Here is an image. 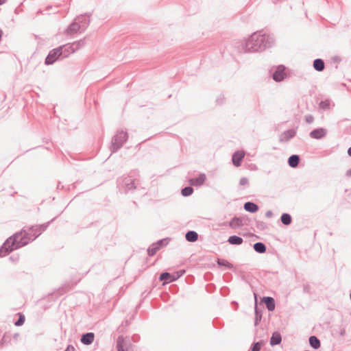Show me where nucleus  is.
<instances>
[{
  "label": "nucleus",
  "mask_w": 351,
  "mask_h": 351,
  "mask_svg": "<svg viewBox=\"0 0 351 351\" xmlns=\"http://www.w3.org/2000/svg\"><path fill=\"white\" fill-rule=\"evenodd\" d=\"M275 43L273 35L257 31L252 33L247 39L237 43V48L240 53L258 52L271 47Z\"/></svg>",
  "instance_id": "obj_1"
},
{
  "label": "nucleus",
  "mask_w": 351,
  "mask_h": 351,
  "mask_svg": "<svg viewBox=\"0 0 351 351\" xmlns=\"http://www.w3.org/2000/svg\"><path fill=\"white\" fill-rule=\"evenodd\" d=\"M23 231H19L8 238L0 247V257H4L14 250H18L29 243L25 240V235H23Z\"/></svg>",
  "instance_id": "obj_2"
},
{
  "label": "nucleus",
  "mask_w": 351,
  "mask_h": 351,
  "mask_svg": "<svg viewBox=\"0 0 351 351\" xmlns=\"http://www.w3.org/2000/svg\"><path fill=\"white\" fill-rule=\"evenodd\" d=\"M73 51L69 45H62L50 50L45 59V64L47 66L53 65L58 61L68 58Z\"/></svg>",
  "instance_id": "obj_3"
},
{
  "label": "nucleus",
  "mask_w": 351,
  "mask_h": 351,
  "mask_svg": "<svg viewBox=\"0 0 351 351\" xmlns=\"http://www.w3.org/2000/svg\"><path fill=\"white\" fill-rule=\"evenodd\" d=\"M57 217H54L51 220L39 225H35L28 227V230L23 228L20 231H23V235H25V240H28L29 243L34 241L49 226L51 222H53Z\"/></svg>",
  "instance_id": "obj_4"
},
{
  "label": "nucleus",
  "mask_w": 351,
  "mask_h": 351,
  "mask_svg": "<svg viewBox=\"0 0 351 351\" xmlns=\"http://www.w3.org/2000/svg\"><path fill=\"white\" fill-rule=\"evenodd\" d=\"M128 139V133L123 130H117L113 136L110 146L111 154L116 153Z\"/></svg>",
  "instance_id": "obj_5"
},
{
  "label": "nucleus",
  "mask_w": 351,
  "mask_h": 351,
  "mask_svg": "<svg viewBox=\"0 0 351 351\" xmlns=\"http://www.w3.org/2000/svg\"><path fill=\"white\" fill-rule=\"evenodd\" d=\"M133 176L128 175L127 176H121L119 177L117 180V186L119 188V191H121V188L124 189V193H127L130 191H133L136 189V186L135 184V179L132 178Z\"/></svg>",
  "instance_id": "obj_6"
},
{
  "label": "nucleus",
  "mask_w": 351,
  "mask_h": 351,
  "mask_svg": "<svg viewBox=\"0 0 351 351\" xmlns=\"http://www.w3.org/2000/svg\"><path fill=\"white\" fill-rule=\"evenodd\" d=\"M91 12H87L77 16L75 19L81 27L82 32H84L88 27L90 22Z\"/></svg>",
  "instance_id": "obj_7"
},
{
  "label": "nucleus",
  "mask_w": 351,
  "mask_h": 351,
  "mask_svg": "<svg viewBox=\"0 0 351 351\" xmlns=\"http://www.w3.org/2000/svg\"><path fill=\"white\" fill-rule=\"evenodd\" d=\"M271 77L276 82L284 80L286 77L285 66L282 64L278 65L271 73Z\"/></svg>",
  "instance_id": "obj_8"
},
{
  "label": "nucleus",
  "mask_w": 351,
  "mask_h": 351,
  "mask_svg": "<svg viewBox=\"0 0 351 351\" xmlns=\"http://www.w3.org/2000/svg\"><path fill=\"white\" fill-rule=\"evenodd\" d=\"M248 218L246 216L243 217H237L234 216L232 217L229 221L230 227L232 228H240L244 225H247L246 221Z\"/></svg>",
  "instance_id": "obj_9"
},
{
  "label": "nucleus",
  "mask_w": 351,
  "mask_h": 351,
  "mask_svg": "<svg viewBox=\"0 0 351 351\" xmlns=\"http://www.w3.org/2000/svg\"><path fill=\"white\" fill-rule=\"evenodd\" d=\"M130 342H125V338L123 335H119L117 339L116 348L117 351H130L132 348Z\"/></svg>",
  "instance_id": "obj_10"
},
{
  "label": "nucleus",
  "mask_w": 351,
  "mask_h": 351,
  "mask_svg": "<svg viewBox=\"0 0 351 351\" xmlns=\"http://www.w3.org/2000/svg\"><path fill=\"white\" fill-rule=\"evenodd\" d=\"M327 134V130L324 128H317L311 130L309 136L311 138L320 140L324 138Z\"/></svg>",
  "instance_id": "obj_11"
},
{
  "label": "nucleus",
  "mask_w": 351,
  "mask_h": 351,
  "mask_svg": "<svg viewBox=\"0 0 351 351\" xmlns=\"http://www.w3.org/2000/svg\"><path fill=\"white\" fill-rule=\"evenodd\" d=\"M255 303H254V326H256L259 324L263 317V306H258L257 298L255 294Z\"/></svg>",
  "instance_id": "obj_12"
},
{
  "label": "nucleus",
  "mask_w": 351,
  "mask_h": 351,
  "mask_svg": "<svg viewBox=\"0 0 351 351\" xmlns=\"http://www.w3.org/2000/svg\"><path fill=\"white\" fill-rule=\"evenodd\" d=\"M206 180V176L204 173H199L196 178H191L189 180V183L191 186H201Z\"/></svg>",
  "instance_id": "obj_13"
},
{
  "label": "nucleus",
  "mask_w": 351,
  "mask_h": 351,
  "mask_svg": "<svg viewBox=\"0 0 351 351\" xmlns=\"http://www.w3.org/2000/svg\"><path fill=\"white\" fill-rule=\"evenodd\" d=\"M245 156V152L243 150H237L232 154V162L236 167L241 165L243 159Z\"/></svg>",
  "instance_id": "obj_14"
},
{
  "label": "nucleus",
  "mask_w": 351,
  "mask_h": 351,
  "mask_svg": "<svg viewBox=\"0 0 351 351\" xmlns=\"http://www.w3.org/2000/svg\"><path fill=\"white\" fill-rule=\"evenodd\" d=\"M295 129H289L284 131L280 136V142H288L296 135Z\"/></svg>",
  "instance_id": "obj_15"
},
{
  "label": "nucleus",
  "mask_w": 351,
  "mask_h": 351,
  "mask_svg": "<svg viewBox=\"0 0 351 351\" xmlns=\"http://www.w3.org/2000/svg\"><path fill=\"white\" fill-rule=\"evenodd\" d=\"M95 333L92 332H84L81 335L80 342L85 346H89L93 343L95 339Z\"/></svg>",
  "instance_id": "obj_16"
},
{
  "label": "nucleus",
  "mask_w": 351,
  "mask_h": 351,
  "mask_svg": "<svg viewBox=\"0 0 351 351\" xmlns=\"http://www.w3.org/2000/svg\"><path fill=\"white\" fill-rule=\"evenodd\" d=\"M82 32V29L77 22L76 21L75 19L71 23H70L66 29L64 30V34L69 35L73 34L77 32Z\"/></svg>",
  "instance_id": "obj_17"
},
{
  "label": "nucleus",
  "mask_w": 351,
  "mask_h": 351,
  "mask_svg": "<svg viewBox=\"0 0 351 351\" xmlns=\"http://www.w3.org/2000/svg\"><path fill=\"white\" fill-rule=\"evenodd\" d=\"M261 301L265 304L268 311L272 312L276 308V302L274 298L270 296H263Z\"/></svg>",
  "instance_id": "obj_18"
},
{
  "label": "nucleus",
  "mask_w": 351,
  "mask_h": 351,
  "mask_svg": "<svg viewBox=\"0 0 351 351\" xmlns=\"http://www.w3.org/2000/svg\"><path fill=\"white\" fill-rule=\"evenodd\" d=\"M159 280L162 282V285L169 284L175 281L173 274L167 271L162 272L158 278Z\"/></svg>",
  "instance_id": "obj_19"
},
{
  "label": "nucleus",
  "mask_w": 351,
  "mask_h": 351,
  "mask_svg": "<svg viewBox=\"0 0 351 351\" xmlns=\"http://www.w3.org/2000/svg\"><path fill=\"white\" fill-rule=\"evenodd\" d=\"M301 158L298 154L291 155L287 160L288 165L291 168H297L300 162Z\"/></svg>",
  "instance_id": "obj_20"
},
{
  "label": "nucleus",
  "mask_w": 351,
  "mask_h": 351,
  "mask_svg": "<svg viewBox=\"0 0 351 351\" xmlns=\"http://www.w3.org/2000/svg\"><path fill=\"white\" fill-rule=\"evenodd\" d=\"M281 341H282L281 334L278 331H275V332H272L271 336L270 337V340H269V344L271 346H278V345L280 344Z\"/></svg>",
  "instance_id": "obj_21"
},
{
  "label": "nucleus",
  "mask_w": 351,
  "mask_h": 351,
  "mask_svg": "<svg viewBox=\"0 0 351 351\" xmlns=\"http://www.w3.org/2000/svg\"><path fill=\"white\" fill-rule=\"evenodd\" d=\"M243 208L247 212H249L250 213H255L258 211L259 206H258V204L253 202H246L243 204Z\"/></svg>",
  "instance_id": "obj_22"
},
{
  "label": "nucleus",
  "mask_w": 351,
  "mask_h": 351,
  "mask_svg": "<svg viewBox=\"0 0 351 351\" xmlns=\"http://www.w3.org/2000/svg\"><path fill=\"white\" fill-rule=\"evenodd\" d=\"M85 43V38H83L73 43H66L65 45L70 46L71 49L73 51V53H75L76 51L82 47Z\"/></svg>",
  "instance_id": "obj_23"
},
{
  "label": "nucleus",
  "mask_w": 351,
  "mask_h": 351,
  "mask_svg": "<svg viewBox=\"0 0 351 351\" xmlns=\"http://www.w3.org/2000/svg\"><path fill=\"white\" fill-rule=\"evenodd\" d=\"M313 69L318 72H322L325 69V62L322 58H316L313 62Z\"/></svg>",
  "instance_id": "obj_24"
},
{
  "label": "nucleus",
  "mask_w": 351,
  "mask_h": 351,
  "mask_svg": "<svg viewBox=\"0 0 351 351\" xmlns=\"http://www.w3.org/2000/svg\"><path fill=\"white\" fill-rule=\"evenodd\" d=\"M216 263L219 267H224L228 269H232L234 268L233 264L224 258H217Z\"/></svg>",
  "instance_id": "obj_25"
},
{
  "label": "nucleus",
  "mask_w": 351,
  "mask_h": 351,
  "mask_svg": "<svg viewBox=\"0 0 351 351\" xmlns=\"http://www.w3.org/2000/svg\"><path fill=\"white\" fill-rule=\"evenodd\" d=\"M308 343L310 346L315 350H317L321 347L320 340L315 335L310 336L308 338Z\"/></svg>",
  "instance_id": "obj_26"
},
{
  "label": "nucleus",
  "mask_w": 351,
  "mask_h": 351,
  "mask_svg": "<svg viewBox=\"0 0 351 351\" xmlns=\"http://www.w3.org/2000/svg\"><path fill=\"white\" fill-rule=\"evenodd\" d=\"M198 234L194 230H188L185 234V239L187 241L194 243L198 239Z\"/></svg>",
  "instance_id": "obj_27"
},
{
  "label": "nucleus",
  "mask_w": 351,
  "mask_h": 351,
  "mask_svg": "<svg viewBox=\"0 0 351 351\" xmlns=\"http://www.w3.org/2000/svg\"><path fill=\"white\" fill-rule=\"evenodd\" d=\"M253 249L258 254H264L267 251V246L263 242L258 241L254 243Z\"/></svg>",
  "instance_id": "obj_28"
},
{
  "label": "nucleus",
  "mask_w": 351,
  "mask_h": 351,
  "mask_svg": "<svg viewBox=\"0 0 351 351\" xmlns=\"http://www.w3.org/2000/svg\"><path fill=\"white\" fill-rule=\"evenodd\" d=\"M227 242L233 245H239L243 243V239L241 237L231 235L228 237Z\"/></svg>",
  "instance_id": "obj_29"
},
{
  "label": "nucleus",
  "mask_w": 351,
  "mask_h": 351,
  "mask_svg": "<svg viewBox=\"0 0 351 351\" xmlns=\"http://www.w3.org/2000/svg\"><path fill=\"white\" fill-rule=\"evenodd\" d=\"M292 217L289 213H283L280 216V221L285 226H289L292 223Z\"/></svg>",
  "instance_id": "obj_30"
},
{
  "label": "nucleus",
  "mask_w": 351,
  "mask_h": 351,
  "mask_svg": "<svg viewBox=\"0 0 351 351\" xmlns=\"http://www.w3.org/2000/svg\"><path fill=\"white\" fill-rule=\"evenodd\" d=\"M265 340L254 341L250 346V351H261L262 347L265 345Z\"/></svg>",
  "instance_id": "obj_31"
},
{
  "label": "nucleus",
  "mask_w": 351,
  "mask_h": 351,
  "mask_svg": "<svg viewBox=\"0 0 351 351\" xmlns=\"http://www.w3.org/2000/svg\"><path fill=\"white\" fill-rule=\"evenodd\" d=\"M171 240V239L170 237H165L158 240L156 242H154V243L158 247V250H160V249L166 247Z\"/></svg>",
  "instance_id": "obj_32"
},
{
  "label": "nucleus",
  "mask_w": 351,
  "mask_h": 351,
  "mask_svg": "<svg viewBox=\"0 0 351 351\" xmlns=\"http://www.w3.org/2000/svg\"><path fill=\"white\" fill-rule=\"evenodd\" d=\"M16 315L18 317V319L14 321V326L17 327L22 326L25 322V315L23 313H17Z\"/></svg>",
  "instance_id": "obj_33"
},
{
  "label": "nucleus",
  "mask_w": 351,
  "mask_h": 351,
  "mask_svg": "<svg viewBox=\"0 0 351 351\" xmlns=\"http://www.w3.org/2000/svg\"><path fill=\"white\" fill-rule=\"evenodd\" d=\"M193 192L194 189L191 186H185L181 189V195L186 197L191 196Z\"/></svg>",
  "instance_id": "obj_34"
},
{
  "label": "nucleus",
  "mask_w": 351,
  "mask_h": 351,
  "mask_svg": "<svg viewBox=\"0 0 351 351\" xmlns=\"http://www.w3.org/2000/svg\"><path fill=\"white\" fill-rule=\"evenodd\" d=\"M158 251H159L158 247L156 246V245H155L154 243L151 244L147 250V252L149 256H154Z\"/></svg>",
  "instance_id": "obj_35"
},
{
  "label": "nucleus",
  "mask_w": 351,
  "mask_h": 351,
  "mask_svg": "<svg viewBox=\"0 0 351 351\" xmlns=\"http://www.w3.org/2000/svg\"><path fill=\"white\" fill-rule=\"evenodd\" d=\"M11 341V337L7 333H5L0 340V348H2L5 346L8 345Z\"/></svg>",
  "instance_id": "obj_36"
},
{
  "label": "nucleus",
  "mask_w": 351,
  "mask_h": 351,
  "mask_svg": "<svg viewBox=\"0 0 351 351\" xmlns=\"http://www.w3.org/2000/svg\"><path fill=\"white\" fill-rule=\"evenodd\" d=\"M256 227L260 231H263L268 229L267 224L262 221H256Z\"/></svg>",
  "instance_id": "obj_37"
},
{
  "label": "nucleus",
  "mask_w": 351,
  "mask_h": 351,
  "mask_svg": "<svg viewBox=\"0 0 351 351\" xmlns=\"http://www.w3.org/2000/svg\"><path fill=\"white\" fill-rule=\"evenodd\" d=\"M213 326L217 329H220L223 326V322L218 317L213 320Z\"/></svg>",
  "instance_id": "obj_38"
},
{
  "label": "nucleus",
  "mask_w": 351,
  "mask_h": 351,
  "mask_svg": "<svg viewBox=\"0 0 351 351\" xmlns=\"http://www.w3.org/2000/svg\"><path fill=\"white\" fill-rule=\"evenodd\" d=\"M186 273V270L182 269L177 271L176 272L173 274V278H175V281L182 277Z\"/></svg>",
  "instance_id": "obj_39"
},
{
  "label": "nucleus",
  "mask_w": 351,
  "mask_h": 351,
  "mask_svg": "<svg viewBox=\"0 0 351 351\" xmlns=\"http://www.w3.org/2000/svg\"><path fill=\"white\" fill-rule=\"evenodd\" d=\"M319 107L322 109H324V110L328 109L330 108V102H329V101L328 100L322 101L319 103Z\"/></svg>",
  "instance_id": "obj_40"
},
{
  "label": "nucleus",
  "mask_w": 351,
  "mask_h": 351,
  "mask_svg": "<svg viewBox=\"0 0 351 351\" xmlns=\"http://www.w3.org/2000/svg\"><path fill=\"white\" fill-rule=\"evenodd\" d=\"M216 290V286L214 284H208L206 286V291L208 293H213Z\"/></svg>",
  "instance_id": "obj_41"
},
{
  "label": "nucleus",
  "mask_w": 351,
  "mask_h": 351,
  "mask_svg": "<svg viewBox=\"0 0 351 351\" xmlns=\"http://www.w3.org/2000/svg\"><path fill=\"white\" fill-rule=\"evenodd\" d=\"M220 294L223 296H226L230 293V289L228 287H223L219 290Z\"/></svg>",
  "instance_id": "obj_42"
},
{
  "label": "nucleus",
  "mask_w": 351,
  "mask_h": 351,
  "mask_svg": "<svg viewBox=\"0 0 351 351\" xmlns=\"http://www.w3.org/2000/svg\"><path fill=\"white\" fill-rule=\"evenodd\" d=\"M239 184L241 186H245L249 184V180L246 177H243L239 180Z\"/></svg>",
  "instance_id": "obj_43"
},
{
  "label": "nucleus",
  "mask_w": 351,
  "mask_h": 351,
  "mask_svg": "<svg viewBox=\"0 0 351 351\" xmlns=\"http://www.w3.org/2000/svg\"><path fill=\"white\" fill-rule=\"evenodd\" d=\"M303 292L304 293H311V286L309 284H304L303 285Z\"/></svg>",
  "instance_id": "obj_44"
},
{
  "label": "nucleus",
  "mask_w": 351,
  "mask_h": 351,
  "mask_svg": "<svg viewBox=\"0 0 351 351\" xmlns=\"http://www.w3.org/2000/svg\"><path fill=\"white\" fill-rule=\"evenodd\" d=\"M314 121V117L311 114H308L305 116V121L307 123H312Z\"/></svg>",
  "instance_id": "obj_45"
},
{
  "label": "nucleus",
  "mask_w": 351,
  "mask_h": 351,
  "mask_svg": "<svg viewBox=\"0 0 351 351\" xmlns=\"http://www.w3.org/2000/svg\"><path fill=\"white\" fill-rule=\"evenodd\" d=\"M223 278L224 281L228 282L232 279V275L229 273H226L223 275Z\"/></svg>",
  "instance_id": "obj_46"
},
{
  "label": "nucleus",
  "mask_w": 351,
  "mask_h": 351,
  "mask_svg": "<svg viewBox=\"0 0 351 351\" xmlns=\"http://www.w3.org/2000/svg\"><path fill=\"white\" fill-rule=\"evenodd\" d=\"M19 255H13V256H10L9 257V260L12 262V263H16L19 261Z\"/></svg>",
  "instance_id": "obj_47"
},
{
  "label": "nucleus",
  "mask_w": 351,
  "mask_h": 351,
  "mask_svg": "<svg viewBox=\"0 0 351 351\" xmlns=\"http://www.w3.org/2000/svg\"><path fill=\"white\" fill-rule=\"evenodd\" d=\"M140 340V335L134 334L132 336V341L134 342H138Z\"/></svg>",
  "instance_id": "obj_48"
},
{
  "label": "nucleus",
  "mask_w": 351,
  "mask_h": 351,
  "mask_svg": "<svg viewBox=\"0 0 351 351\" xmlns=\"http://www.w3.org/2000/svg\"><path fill=\"white\" fill-rule=\"evenodd\" d=\"M213 275L210 272H207L204 274V278L206 280H210L213 278Z\"/></svg>",
  "instance_id": "obj_49"
},
{
  "label": "nucleus",
  "mask_w": 351,
  "mask_h": 351,
  "mask_svg": "<svg viewBox=\"0 0 351 351\" xmlns=\"http://www.w3.org/2000/svg\"><path fill=\"white\" fill-rule=\"evenodd\" d=\"M64 351H75V349L73 346L69 344L65 348Z\"/></svg>",
  "instance_id": "obj_50"
},
{
  "label": "nucleus",
  "mask_w": 351,
  "mask_h": 351,
  "mask_svg": "<svg viewBox=\"0 0 351 351\" xmlns=\"http://www.w3.org/2000/svg\"><path fill=\"white\" fill-rule=\"evenodd\" d=\"M273 216V212L271 210H267L265 213V217L270 218Z\"/></svg>",
  "instance_id": "obj_51"
},
{
  "label": "nucleus",
  "mask_w": 351,
  "mask_h": 351,
  "mask_svg": "<svg viewBox=\"0 0 351 351\" xmlns=\"http://www.w3.org/2000/svg\"><path fill=\"white\" fill-rule=\"evenodd\" d=\"M186 279L188 280V283H192L194 279V277L193 276H189L186 277Z\"/></svg>",
  "instance_id": "obj_52"
},
{
  "label": "nucleus",
  "mask_w": 351,
  "mask_h": 351,
  "mask_svg": "<svg viewBox=\"0 0 351 351\" xmlns=\"http://www.w3.org/2000/svg\"><path fill=\"white\" fill-rule=\"evenodd\" d=\"M332 61L335 62H339L341 61V58L339 56H335L332 58Z\"/></svg>",
  "instance_id": "obj_53"
},
{
  "label": "nucleus",
  "mask_w": 351,
  "mask_h": 351,
  "mask_svg": "<svg viewBox=\"0 0 351 351\" xmlns=\"http://www.w3.org/2000/svg\"><path fill=\"white\" fill-rule=\"evenodd\" d=\"M339 335L341 337H344L346 335V330L344 328H342L340 330Z\"/></svg>",
  "instance_id": "obj_54"
},
{
  "label": "nucleus",
  "mask_w": 351,
  "mask_h": 351,
  "mask_svg": "<svg viewBox=\"0 0 351 351\" xmlns=\"http://www.w3.org/2000/svg\"><path fill=\"white\" fill-rule=\"evenodd\" d=\"M19 335H19V333L16 332V333H14V334L13 335V337H13V339H14V340L17 341V339H18V338H19Z\"/></svg>",
  "instance_id": "obj_55"
},
{
  "label": "nucleus",
  "mask_w": 351,
  "mask_h": 351,
  "mask_svg": "<svg viewBox=\"0 0 351 351\" xmlns=\"http://www.w3.org/2000/svg\"><path fill=\"white\" fill-rule=\"evenodd\" d=\"M346 176L347 177H351V168L346 172Z\"/></svg>",
  "instance_id": "obj_56"
},
{
  "label": "nucleus",
  "mask_w": 351,
  "mask_h": 351,
  "mask_svg": "<svg viewBox=\"0 0 351 351\" xmlns=\"http://www.w3.org/2000/svg\"><path fill=\"white\" fill-rule=\"evenodd\" d=\"M60 185H61L60 182H58V184H57V190H59L60 189H63L64 188V186H60Z\"/></svg>",
  "instance_id": "obj_57"
},
{
  "label": "nucleus",
  "mask_w": 351,
  "mask_h": 351,
  "mask_svg": "<svg viewBox=\"0 0 351 351\" xmlns=\"http://www.w3.org/2000/svg\"><path fill=\"white\" fill-rule=\"evenodd\" d=\"M250 168H251V169H254V170H256L257 169V167L254 164H251L250 165Z\"/></svg>",
  "instance_id": "obj_58"
},
{
  "label": "nucleus",
  "mask_w": 351,
  "mask_h": 351,
  "mask_svg": "<svg viewBox=\"0 0 351 351\" xmlns=\"http://www.w3.org/2000/svg\"><path fill=\"white\" fill-rule=\"evenodd\" d=\"M142 302H143V300H141V302L137 304V306H136V310H138V308H141V304H142Z\"/></svg>",
  "instance_id": "obj_59"
},
{
  "label": "nucleus",
  "mask_w": 351,
  "mask_h": 351,
  "mask_svg": "<svg viewBox=\"0 0 351 351\" xmlns=\"http://www.w3.org/2000/svg\"><path fill=\"white\" fill-rule=\"evenodd\" d=\"M348 154L351 157V146L348 149Z\"/></svg>",
  "instance_id": "obj_60"
},
{
  "label": "nucleus",
  "mask_w": 351,
  "mask_h": 351,
  "mask_svg": "<svg viewBox=\"0 0 351 351\" xmlns=\"http://www.w3.org/2000/svg\"><path fill=\"white\" fill-rule=\"evenodd\" d=\"M6 0H0V5L5 3Z\"/></svg>",
  "instance_id": "obj_61"
},
{
  "label": "nucleus",
  "mask_w": 351,
  "mask_h": 351,
  "mask_svg": "<svg viewBox=\"0 0 351 351\" xmlns=\"http://www.w3.org/2000/svg\"><path fill=\"white\" fill-rule=\"evenodd\" d=\"M232 303H234V304H235L236 305H237V306H238V303H237V302H232Z\"/></svg>",
  "instance_id": "obj_62"
},
{
  "label": "nucleus",
  "mask_w": 351,
  "mask_h": 351,
  "mask_svg": "<svg viewBox=\"0 0 351 351\" xmlns=\"http://www.w3.org/2000/svg\"><path fill=\"white\" fill-rule=\"evenodd\" d=\"M126 325H128V321H125Z\"/></svg>",
  "instance_id": "obj_63"
},
{
  "label": "nucleus",
  "mask_w": 351,
  "mask_h": 351,
  "mask_svg": "<svg viewBox=\"0 0 351 351\" xmlns=\"http://www.w3.org/2000/svg\"><path fill=\"white\" fill-rule=\"evenodd\" d=\"M133 203L134 205H136V206L137 205L136 202H134Z\"/></svg>",
  "instance_id": "obj_64"
}]
</instances>
